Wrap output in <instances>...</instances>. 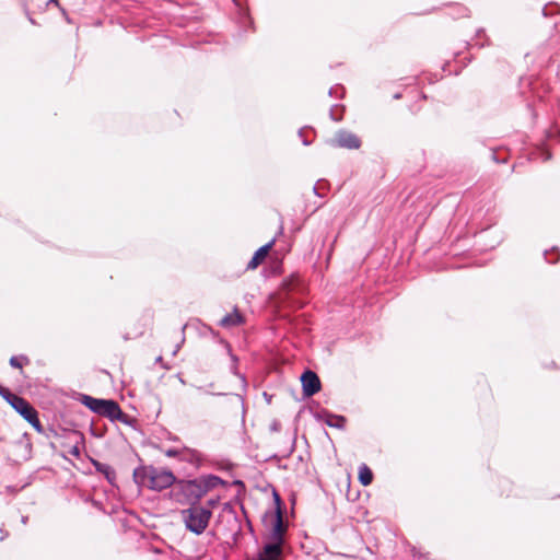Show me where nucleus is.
Segmentation results:
<instances>
[{
  "instance_id": "1",
  "label": "nucleus",
  "mask_w": 560,
  "mask_h": 560,
  "mask_svg": "<svg viewBox=\"0 0 560 560\" xmlns=\"http://www.w3.org/2000/svg\"><path fill=\"white\" fill-rule=\"evenodd\" d=\"M223 480L214 475L202 476L192 480H179L175 483L179 502L196 504L208 491L222 485Z\"/></svg>"
},
{
  "instance_id": "2",
  "label": "nucleus",
  "mask_w": 560,
  "mask_h": 560,
  "mask_svg": "<svg viewBox=\"0 0 560 560\" xmlns=\"http://www.w3.org/2000/svg\"><path fill=\"white\" fill-rule=\"evenodd\" d=\"M182 515L187 529L196 535H200L207 528L212 512L210 509L194 504L189 509L184 510Z\"/></svg>"
},
{
  "instance_id": "3",
  "label": "nucleus",
  "mask_w": 560,
  "mask_h": 560,
  "mask_svg": "<svg viewBox=\"0 0 560 560\" xmlns=\"http://www.w3.org/2000/svg\"><path fill=\"white\" fill-rule=\"evenodd\" d=\"M11 407L21 415L37 432H43V425L38 419L36 409L23 397L12 394L5 400Z\"/></svg>"
},
{
  "instance_id": "4",
  "label": "nucleus",
  "mask_w": 560,
  "mask_h": 560,
  "mask_svg": "<svg viewBox=\"0 0 560 560\" xmlns=\"http://www.w3.org/2000/svg\"><path fill=\"white\" fill-rule=\"evenodd\" d=\"M143 477L147 480L142 482L148 486L151 490L162 491L172 485L176 483V478L171 470L159 469L154 467H149L144 470Z\"/></svg>"
},
{
  "instance_id": "5",
  "label": "nucleus",
  "mask_w": 560,
  "mask_h": 560,
  "mask_svg": "<svg viewBox=\"0 0 560 560\" xmlns=\"http://www.w3.org/2000/svg\"><path fill=\"white\" fill-rule=\"evenodd\" d=\"M303 394L311 397L320 390V380L317 374L311 370L305 371L301 376Z\"/></svg>"
},
{
  "instance_id": "6",
  "label": "nucleus",
  "mask_w": 560,
  "mask_h": 560,
  "mask_svg": "<svg viewBox=\"0 0 560 560\" xmlns=\"http://www.w3.org/2000/svg\"><path fill=\"white\" fill-rule=\"evenodd\" d=\"M335 144L339 148H346L350 150L359 149L361 147L360 138L347 130H340L336 133Z\"/></svg>"
},
{
  "instance_id": "7",
  "label": "nucleus",
  "mask_w": 560,
  "mask_h": 560,
  "mask_svg": "<svg viewBox=\"0 0 560 560\" xmlns=\"http://www.w3.org/2000/svg\"><path fill=\"white\" fill-rule=\"evenodd\" d=\"M282 546L280 544H266L258 552L257 560H281Z\"/></svg>"
},
{
  "instance_id": "8",
  "label": "nucleus",
  "mask_w": 560,
  "mask_h": 560,
  "mask_svg": "<svg viewBox=\"0 0 560 560\" xmlns=\"http://www.w3.org/2000/svg\"><path fill=\"white\" fill-rule=\"evenodd\" d=\"M276 243V238H272L269 243L266 245L259 247L252 259L247 264V269H256L267 257L269 250L272 248V246Z\"/></svg>"
},
{
  "instance_id": "9",
  "label": "nucleus",
  "mask_w": 560,
  "mask_h": 560,
  "mask_svg": "<svg viewBox=\"0 0 560 560\" xmlns=\"http://www.w3.org/2000/svg\"><path fill=\"white\" fill-rule=\"evenodd\" d=\"M284 532L285 527L283 525L281 511L278 509L276 512L275 523L270 533L272 544H280V546H282Z\"/></svg>"
},
{
  "instance_id": "10",
  "label": "nucleus",
  "mask_w": 560,
  "mask_h": 560,
  "mask_svg": "<svg viewBox=\"0 0 560 560\" xmlns=\"http://www.w3.org/2000/svg\"><path fill=\"white\" fill-rule=\"evenodd\" d=\"M100 416L107 417L114 421L120 420L124 417V412L121 411L119 405L116 401L105 399Z\"/></svg>"
},
{
  "instance_id": "11",
  "label": "nucleus",
  "mask_w": 560,
  "mask_h": 560,
  "mask_svg": "<svg viewBox=\"0 0 560 560\" xmlns=\"http://www.w3.org/2000/svg\"><path fill=\"white\" fill-rule=\"evenodd\" d=\"M318 417L325 424L331 428L343 429L346 425V418L343 416L334 415L324 410Z\"/></svg>"
},
{
  "instance_id": "12",
  "label": "nucleus",
  "mask_w": 560,
  "mask_h": 560,
  "mask_svg": "<svg viewBox=\"0 0 560 560\" xmlns=\"http://www.w3.org/2000/svg\"><path fill=\"white\" fill-rule=\"evenodd\" d=\"M244 323V317L235 308L233 313L226 314L221 320L220 326L224 328L240 326Z\"/></svg>"
},
{
  "instance_id": "13",
  "label": "nucleus",
  "mask_w": 560,
  "mask_h": 560,
  "mask_svg": "<svg viewBox=\"0 0 560 560\" xmlns=\"http://www.w3.org/2000/svg\"><path fill=\"white\" fill-rule=\"evenodd\" d=\"M105 399L93 398L91 396L84 395L82 402L93 412L100 415L103 408Z\"/></svg>"
},
{
  "instance_id": "14",
  "label": "nucleus",
  "mask_w": 560,
  "mask_h": 560,
  "mask_svg": "<svg viewBox=\"0 0 560 560\" xmlns=\"http://www.w3.org/2000/svg\"><path fill=\"white\" fill-rule=\"evenodd\" d=\"M94 466L98 472L105 476L108 482L114 483L116 479V472L112 466L100 462H94Z\"/></svg>"
},
{
  "instance_id": "15",
  "label": "nucleus",
  "mask_w": 560,
  "mask_h": 560,
  "mask_svg": "<svg viewBox=\"0 0 560 560\" xmlns=\"http://www.w3.org/2000/svg\"><path fill=\"white\" fill-rule=\"evenodd\" d=\"M359 480L363 486H369L373 480L372 470L365 464L359 467Z\"/></svg>"
},
{
  "instance_id": "16",
  "label": "nucleus",
  "mask_w": 560,
  "mask_h": 560,
  "mask_svg": "<svg viewBox=\"0 0 560 560\" xmlns=\"http://www.w3.org/2000/svg\"><path fill=\"white\" fill-rule=\"evenodd\" d=\"M545 258L549 264H555L559 259V253L556 248H553L551 252L545 253Z\"/></svg>"
},
{
  "instance_id": "17",
  "label": "nucleus",
  "mask_w": 560,
  "mask_h": 560,
  "mask_svg": "<svg viewBox=\"0 0 560 560\" xmlns=\"http://www.w3.org/2000/svg\"><path fill=\"white\" fill-rule=\"evenodd\" d=\"M22 360L24 361H27L26 358H18V357H12L10 359V365L13 366V368H16V369H21L22 368Z\"/></svg>"
},
{
  "instance_id": "18",
  "label": "nucleus",
  "mask_w": 560,
  "mask_h": 560,
  "mask_svg": "<svg viewBox=\"0 0 560 560\" xmlns=\"http://www.w3.org/2000/svg\"><path fill=\"white\" fill-rule=\"evenodd\" d=\"M13 393L10 392V389L3 387L0 385V396L7 400L9 398V395H12Z\"/></svg>"
},
{
  "instance_id": "19",
  "label": "nucleus",
  "mask_w": 560,
  "mask_h": 560,
  "mask_svg": "<svg viewBox=\"0 0 560 560\" xmlns=\"http://www.w3.org/2000/svg\"><path fill=\"white\" fill-rule=\"evenodd\" d=\"M179 454H180V452L175 448H168L165 451V455L167 457H177V456H179Z\"/></svg>"
},
{
  "instance_id": "20",
  "label": "nucleus",
  "mask_w": 560,
  "mask_h": 560,
  "mask_svg": "<svg viewBox=\"0 0 560 560\" xmlns=\"http://www.w3.org/2000/svg\"><path fill=\"white\" fill-rule=\"evenodd\" d=\"M71 453H72L73 455H77V456H78V455H79V450H78V447H74V448H73V451H72Z\"/></svg>"
},
{
  "instance_id": "21",
  "label": "nucleus",
  "mask_w": 560,
  "mask_h": 560,
  "mask_svg": "<svg viewBox=\"0 0 560 560\" xmlns=\"http://www.w3.org/2000/svg\"><path fill=\"white\" fill-rule=\"evenodd\" d=\"M198 390L206 393V394H210V392L206 390L203 387H198Z\"/></svg>"
},
{
  "instance_id": "22",
  "label": "nucleus",
  "mask_w": 560,
  "mask_h": 560,
  "mask_svg": "<svg viewBox=\"0 0 560 560\" xmlns=\"http://www.w3.org/2000/svg\"><path fill=\"white\" fill-rule=\"evenodd\" d=\"M275 498H276V501L279 503L280 502V498L277 493H275Z\"/></svg>"
},
{
  "instance_id": "23",
  "label": "nucleus",
  "mask_w": 560,
  "mask_h": 560,
  "mask_svg": "<svg viewBox=\"0 0 560 560\" xmlns=\"http://www.w3.org/2000/svg\"><path fill=\"white\" fill-rule=\"evenodd\" d=\"M26 521H27V517H26V516H23V517H22V522H23V524H26Z\"/></svg>"
},
{
  "instance_id": "24",
  "label": "nucleus",
  "mask_w": 560,
  "mask_h": 560,
  "mask_svg": "<svg viewBox=\"0 0 560 560\" xmlns=\"http://www.w3.org/2000/svg\"><path fill=\"white\" fill-rule=\"evenodd\" d=\"M313 190H314V192H315L316 195H318V192H317V187H316V186H315V187H313Z\"/></svg>"
},
{
  "instance_id": "25",
  "label": "nucleus",
  "mask_w": 560,
  "mask_h": 560,
  "mask_svg": "<svg viewBox=\"0 0 560 560\" xmlns=\"http://www.w3.org/2000/svg\"><path fill=\"white\" fill-rule=\"evenodd\" d=\"M52 2V0H50ZM54 2H56V0H54Z\"/></svg>"
}]
</instances>
